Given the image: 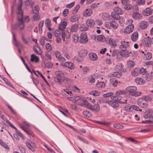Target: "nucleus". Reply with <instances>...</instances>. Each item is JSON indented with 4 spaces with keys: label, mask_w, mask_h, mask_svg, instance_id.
Listing matches in <instances>:
<instances>
[{
    "label": "nucleus",
    "mask_w": 153,
    "mask_h": 153,
    "mask_svg": "<svg viewBox=\"0 0 153 153\" xmlns=\"http://www.w3.org/2000/svg\"><path fill=\"white\" fill-rule=\"evenodd\" d=\"M30 61L31 62H39V58L38 57L35 56L34 54H32L31 55Z\"/></svg>",
    "instance_id": "nucleus-34"
},
{
    "label": "nucleus",
    "mask_w": 153,
    "mask_h": 153,
    "mask_svg": "<svg viewBox=\"0 0 153 153\" xmlns=\"http://www.w3.org/2000/svg\"><path fill=\"white\" fill-rule=\"evenodd\" d=\"M138 105L142 108L146 107L148 105V102L142 97L140 98L137 100Z\"/></svg>",
    "instance_id": "nucleus-9"
},
{
    "label": "nucleus",
    "mask_w": 153,
    "mask_h": 153,
    "mask_svg": "<svg viewBox=\"0 0 153 153\" xmlns=\"http://www.w3.org/2000/svg\"><path fill=\"white\" fill-rule=\"evenodd\" d=\"M138 33L137 32H134L131 35V38L132 41L135 42L136 41L138 38Z\"/></svg>",
    "instance_id": "nucleus-30"
},
{
    "label": "nucleus",
    "mask_w": 153,
    "mask_h": 153,
    "mask_svg": "<svg viewBox=\"0 0 153 153\" xmlns=\"http://www.w3.org/2000/svg\"><path fill=\"white\" fill-rule=\"evenodd\" d=\"M86 23L88 26L89 27L93 26L95 24L94 21L91 19L87 20Z\"/></svg>",
    "instance_id": "nucleus-29"
},
{
    "label": "nucleus",
    "mask_w": 153,
    "mask_h": 153,
    "mask_svg": "<svg viewBox=\"0 0 153 153\" xmlns=\"http://www.w3.org/2000/svg\"><path fill=\"white\" fill-rule=\"evenodd\" d=\"M106 21L107 22H106V27H107V25H108L107 24V23H108H108L109 24L111 28H113L115 29L117 28L118 25L117 22L115 21L114 20H111V19H110V20L108 19H107L106 20Z\"/></svg>",
    "instance_id": "nucleus-8"
},
{
    "label": "nucleus",
    "mask_w": 153,
    "mask_h": 153,
    "mask_svg": "<svg viewBox=\"0 0 153 153\" xmlns=\"http://www.w3.org/2000/svg\"><path fill=\"white\" fill-rule=\"evenodd\" d=\"M24 25L23 21L18 22V27L21 30H23L24 28Z\"/></svg>",
    "instance_id": "nucleus-43"
},
{
    "label": "nucleus",
    "mask_w": 153,
    "mask_h": 153,
    "mask_svg": "<svg viewBox=\"0 0 153 153\" xmlns=\"http://www.w3.org/2000/svg\"><path fill=\"white\" fill-rule=\"evenodd\" d=\"M80 54L82 56H85L87 54V51L85 50H81L80 51Z\"/></svg>",
    "instance_id": "nucleus-57"
},
{
    "label": "nucleus",
    "mask_w": 153,
    "mask_h": 153,
    "mask_svg": "<svg viewBox=\"0 0 153 153\" xmlns=\"http://www.w3.org/2000/svg\"><path fill=\"white\" fill-rule=\"evenodd\" d=\"M19 2L17 8L18 11L17 12V19L18 22L23 21V12L22 9L23 2L22 0H19Z\"/></svg>",
    "instance_id": "nucleus-3"
},
{
    "label": "nucleus",
    "mask_w": 153,
    "mask_h": 153,
    "mask_svg": "<svg viewBox=\"0 0 153 153\" xmlns=\"http://www.w3.org/2000/svg\"><path fill=\"white\" fill-rule=\"evenodd\" d=\"M79 18V16L77 15H74L71 17L70 21L72 22H75L78 21Z\"/></svg>",
    "instance_id": "nucleus-38"
},
{
    "label": "nucleus",
    "mask_w": 153,
    "mask_h": 153,
    "mask_svg": "<svg viewBox=\"0 0 153 153\" xmlns=\"http://www.w3.org/2000/svg\"><path fill=\"white\" fill-rule=\"evenodd\" d=\"M121 45L119 47V48L121 49H126L129 47V42L125 41H122L120 42Z\"/></svg>",
    "instance_id": "nucleus-14"
},
{
    "label": "nucleus",
    "mask_w": 153,
    "mask_h": 153,
    "mask_svg": "<svg viewBox=\"0 0 153 153\" xmlns=\"http://www.w3.org/2000/svg\"><path fill=\"white\" fill-rule=\"evenodd\" d=\"M135 65L134 61L132 60H128L127 62L126 65L128 68H132L134 67Z\"/></svg>",
    "instance_id": "nucleus-33"
},
{
    "label": "nucleus",
    "mask_w": 153,
    "mask_h": 153,
    "mask_svg": "<svg viewBox=\"0 0 153 153\" xmlns=\"http://www.w3.org/2000/svg\"><path fill=\"white\" fill-rule=\"evenodd\" d=\"M45 47L46 49L48 50V51H51L52 50L51 45L50 44L48 43H47L46 44Z\"/></svg>",
    "instance_id": "nucleus-59"
},
{
    "label": "nucleus",
    "mask_w": 153,
    "mask_h": 153,
    "mask_svg": "<svg viewBox=\"0 0 153 153\" xmlns=\"http://www.w3.org/2000/svg\"><path fill=\"white\" fill-rule=\"evenodd\" d=\"M56 77L54 78V81L59 83L62 82V78L64 76V74L61 71H57L55 72Z\"/></svg>",
    "instance_id": "nucleus-6"
},
{
    "label": "nucleus",
    "mask_w": 153,
    "mask_h": 153,
    "mask_svg": "<svg viewBox=\"0 0 153 153\" xmlns=\"http://www.w3.org/2000/svg\"><path fill=\"white\" fill-rule=\"evenodd\" d=\"M116 97V94L113 97H111V99H112V100H108L106 98V103H107L109 105L112 107L114 108H117L119 107V102L117 100H115L117 98Z\"/></svg>",
    "instance_id": "nucleus-4"
},
{
    "label": "nucleus",
    "mask_w": 153,
    "mask_h": 153,
    "mask_svg": "<svg viewBox=\"0 0 153 153\" xmlns=\"http://www.w3.org/2000/svg\"><path fill=\"white\" fill-rule=\"evenodd\" d=\"M137 88L134 86H130L126 88V91L128 92V93L131 96L137 97L140 95L141 93L140 92H136Z\"/></svg>",
    "instance_id": "nucleus-2"
},
{
    "label": "nucleus",
    "mask_w": 153,
    "mask_h": 153,
    "mask_svg": "<svg viewBox=\"0 0 153 153\" xmlns=\"http://www.w3.org/2000/svg\"><path fill=\"white\" fill-rule=\"evenodd\" d=\"M147 71L146 69H145L143 68H141L140 69L139 73L141 74L142 75H144L146 74L147 73Z\"/></svg>",
    "instance_id": "nucleus-56"
},
{
    "label": "nucleus",
    "mask_w": 153,
    "mask_h": 153,
    "mask_svg": "<svg viewBox=\"0 0 153 153\" xmlns=\"http://www.w3.org/2000/svg\"><path fill=\"white\" fill-rule=\"evenodd\" d=\"M152 77L151 75H146L145 76V79L147 81H150L152 79Z\"/></svg>",
    "instance_id": "nucleus-64"
},
{
    "label": "nucleus",
    "mask_w": 153,
    "mask_h": 153,
    "mask_svg": "<svg viewBox=\"0 0 153 153\" xmlns=\"http://www.w3.org/2000/svg\"><path fill=\"white\" fill-rule=\"evenodd\" d=\"M134 6L135 7V10L136 11L138 10V7L137 5H135V6H133L131 4H127L125 5L124 7V9L127 10H130L131 9H134Z\"/></svg>",
    "instance_id": "nucleus-18"
},
{
    "label": "nucleus",
    "mask_w": 153,
    "mask_h": 153,
    "mask_svg": "<svg viewBox=\"0 0 153 153\" xmlns=\"http://www.w3.org/2000/svg\"><path fill=\"white\" fill-rule=\"evenodd\" d=\"M120 55L122 56L127 58L129 56V53L128 51L126 50H122L120 51Z\"/></svg>",
    "instance_id": "nucleus-22"
},
{
    "label": "nucleus",
    "mask_w": 153,
    "mask_h": 153,
    "mask_svg": "<svg viewBox=\"0 0 153 153\" xmlns=\"http://www.w3.org/2000/svg\"><path fill=\"white\" fill-rule=\"evenodd\" d=\"M140 69L138 68H135L132 69L131 71V75L134 76H137L139 74Z\"/></svg>",
    "instance_id": "nucleus-25"
},
{
    "label": "nucleus",
    "mask_w": 153,
    "mask_h": 153,
    "mask_svg": "<svg viewBox=\"0 0 153 153\" xmlns=\"http://www.w3.org/2000/svg\"><path fill=\"white\" fill-rule=\"evenodd\" d=\"M71 32V29L68 28L66 29L65 31L63 30L62 31V36L64 41H65V38L67 39H69L70 38Z\"/></svg>",
    "instance_id": "nucleus-7"
},
{
    "label": "nucleus",
    "mask_w": 153,
    "mask_h": 153,
    "mask_svg": "<svg viewBox=\"0 0 153 153\" xmlns=\"http://www.w3.org/2000/svg\"><path fill=\"white\" fill-rule=\"evenodd\" d=\"M149 25L148 22L145 21H142L139 23V27L141 30H145L147 28Z\"/></svg>",
    "instance_id": "nucleus-15"
},
{
    "label": "nucleus",
    "mask_w": 153,
    "mask_h": 153,
    "mask_svg": "<svg viewBox=\"0 0 153 153\" xmlns=\"http://www.w3.org/2000/svg\"><path fill=\"white\" fill-rule=\"evenodd\" d=\"M39 8L37 5L35 6L33 8V12L34 14L38 13Z\"/></svg>",
    "instance_id": "nucleus-46"
},
{
    "label": "nucleus",
    "mask_w": 153,
    "mask_h": 153,
    "mask_svg": "<svg viewBox=\"0 0 153 153\" xmlns=\"http://www.w3.org/2000/svg\"><path fill=\"white\" fill-rule=\"evenodd\" d=\"M75 58L76 60L79 62H82L83 60V56L81 55H78L76 56Z\"/></svg>",
    "instance_id": "nucleus-53"
},
{
    "label": "nucleus",
    "mask_w": 153,
    "mask_h": 153,
    "mask_svg": "<svg viewBox=\"0 0 153 153\" xmlns=\"http://www.w3.org/2000/svg\"><path fill=\"white\" fill-rule=\"evenodd\" d=\"M105 84L104 82H100L98 83H97L96 85L98 87H103L105 86Z\"/></svg>",
    "instance_id": "nucleus-54"
},
{
    "label": "nucleus",
    "mask_w": 153,
    "mask_h": 153,
    "mask_svg": "<svg viewBox=\"0 0 153 153\" xmlns=\"http://www.w3.org/2000/svg\"><path fill=\"white\" fill-rule=\"evenodd\" d=\"M124 65L121 64H119L115 67L116 69L118 71H120L123 72H125L126 71V69H123Z\"/></svg>",
    "instance_id": "nucleus-20"
},
{
    "label": "nucleus",
    "mask_w": 153,
    "mask_h": 153,
    "mask_svg": "<svg viewBox=\"0 0 153 153\" xmlns=\"http://www.w3.org/2000/svg\"><path fill=\"white\" fill-rule=\"evenodd\" d=\"M112 75L114 77L119 78L121 76L122 74L119 72H115Z\"/></svg>",
    "instance_id": "nucleus-49"
},
{
    "label": "nucleus",
    "mask_w": 153,
    "mask_h": 153,
    "mask_svg": "<svg viewBox=\"0 0 153 153\" xmlns=\"http://www.w3.org/2000/svg\"><path fill=\"white\" fill-rule=\"evenodd\" d=\"M114 128L117 129H122L123 126L122 125H121L119 123H115L114 125Z\"/></svg>",
    "instance_id": "nucleus-55"
},
{
    "label": "nucleus",
    "mask_w": 153,
    "mask_h": 153,
    "mask_svg": "<svg viewBox=\"0 0 153 153\" xmlns=\"http://www.w3.org/2000/svg\"><path fill=\"white\" fill-rule=\"evenodd\" d=\"M124 108L125 110L127 111L130 112L133 111L132 105L130 106L126 105L124 107Z\"/></svg>",
    "instance_id": "nucleus-48"
},
{
    "label": "nucleus",
    "mask_w": 153,
    "mask_h": 153,
    "mask_svg": "<svg viewBox=\"0 0 153 153\" xmlns=\"http://www.w3.org/2000/svg\"><path fill=\"white\" fill-rule=\"evenodd\" d=\"M104 36L102 35H99L97 37V39L100 41L102 42L103 41L104 38H105Z\"/></svg>",
    "instance_id": "nucleus-62"
},
{
    "label": "nucleus",
    "mask_w": 153,
    "mask_h": 153,
    "mask_svg": "<svg viewBox=\"0 0 153 153\" xmlns=\"http://www.w3.org/2000/svg\"><path fill=\"white\" fill-rule=\"evenodd\" d=\"M80 8V5H76L73 10L72 13L73 14L76 13L78 10Z\"/></svg>",
    "instance_id": "nucleus-51"
},
{
    "label": "nucleus",
    "mask_w": 153,
    "mask_h": 153,
    "mask_svg": "<svg viewBox=\"0 0 153 153\" xmlns=\"http://www.w3.org/2000/svg\"><path fill=\"white\" fill-rule=\"evenodd\" d=\"M78 25L77 24H74L72 25L71 29V31L72 32H75L78 29Z\"/></svg>",
    "instance_id": "nucleus-42"
},
{
    "label": "nucleus",
    "mask_w": 153,
    "mask_h": 153,
    "mask_svg": "<svg viewBox=\"0 0 153 153\" xmlns=\"http://www.w3.org/2000/svg\"><path fill=\"white\" fill-rule=\"evenodd\" d=\"M64 65L65 67L68 68L71 70L74 69L75 68L74 64L70 62H65L64 64Z\"/></svg>",
    "instance_id": "nucleus-24"
},
{
    "label": "nucleus",
    "mask_w": 153,
    "mask_h": 153,
    "mask_svg": "<svg viewBox=\"0 0 153 153\" xmlns=\"http://www.w3.org/2000/svg\"><path fill=\"white\" fill-rule=\"evenodd\" d=\"M120 83L118 80L115 79H111L110 80V85L113 86L114 87H116L117 85Z\"/></svg>",
    "instance_id": "nucleus-28"
},
{
    "label": "nucleus",
    "mask_w": 153,
    "mask_h": 153,
    "mask_svg": "<svg viewBox=\"0 0 153 153\" xmlns=\"http://www.w3.org/2000/svg\"><path fill=\"white\" fill-rule=\"evenodd\" d=\"M144 58L145 60H149L152 57V53L150 52H147L146 53H144Z\"/></svg>",
    "instance_id": "nucleus-35"
},
{
    "label": "nucleus",
    "mask_w": 153,
    "mask_h": 153,
    "mask_svg": "<svg viewBox=\"0 0 153 153\" xmlns=\"http://www.w3.org/2000/svg\"><path fill=\"white\" fill-rule=\"evenodd\" d=\"M37 47L36 46H34L33 47V50L35 52H36L37 54L40 55L41 54V53H42V52L41 51V48L39 47H38V48L39 49V51H38L37 49Z\"/></svg>",
    "instance_id": "nucleus-52"
},
{
    "label": "nucleus",
    "mask_w": 153,
    "mask_h": 153,
    "mask_svg": "<svg viewBox=\"0 0 153 153\" xmlns=\"http://www.w3.org/2000/svg\"><path fill=\"white\" fill-rule=\"evenodd\" d=\"M35 15L33 16V19L35 21H38L40 18L39 15L38 13L34 14Z\"/></svg>",
    "instance_id": "nucleus-60"
},
{
    "label": "nucleus",
    "mask_w": 153,
    "mask_h": 153,
    "mask_svg": "<svg viewBox=\"0 0 153 153\" xmlns=\"http://www.w3.org/2000/svg\"><path fill=\"white\" fill-rule=\"evenodd\" d=\"M90 106H87V107L91 110H94L98 111L100 110V106L98 104H95L94 105H91L90 103Z\"/></svg>",
    "instance_id": "nucleus-21"
},
{
    "label": "nucleus",
    "mask_w": 153,
    "mask_h": 153,
    "mask_svg": "<svg viewBox=\"0 0 153 153\" xmlns=\"http://www.w3.org/2000/svg\"><path fill=\"white\" fill-rule=\"evenodd\" d=\"M21 128L28 135L31 136H33V132L28 129L27 128L24 127H21Z\"/></svg>",
    "instance_id": "nucleus-31"
},
{
    "label": "nucleus",
    "mask_w": 153,
    "mask_h": 153,
    "mask_svg": "<svg viewBox=\"0 0 153 153\" xmlns=\"http://www.w3.org/2000/svg\"><path fill=\"white\" fill-rule=\"evenodd\" d=\"M132 17L135 20H139L142 18V15L138 12H134L132 14Z\"/></svg>",
    "instance_id": "nucleus-17"
},
{
    "label": "nucleus",
    "mask_w": 153,
    "mask_h": 153,
    "mask_svg": "<svg viewBox=\"0 0 153 153\" xmlns=\"http://www.w3.org/2000/svg\"><path fill=\"white\" fill-rule=\"evenodd\" d=\"M90 95H92L94 96H98L100 94V92L97 90H94L89 92Z\"/></svg>",
    "instance_id": "nucleus-44"
},
{
    "label": "nucleus",
    "mask_w": 153,
    "mask_h": 153,
    "mask_svg": "<svg viewBox=\"0 0 153 153\" xmlns=\"http://www.w3.org/2000/svg\"><path fill=\"white\" fill-rule=\"evenodd\" d=\"M83 114L84 116L88 117H91L92 116L91 114L88 111H83Z\"/></svg>",
    "instance_id": "nucleus-45"
},
{
    "label": "nucleus",
    "mask_w": 153,
    "mask_h": 153,
    "mask_svg": "<svg viewBox=\"0 0 153 153\" xmlns=\"http://www.w3.org/2000/svg\"><path fill=\"white\" fill-rule=\"evenodd\" d=\"M136 3L137 5L140 6L144 5L146 4L145 0H137Z\"/></svg>",
    "instance_id": "nucleus-41"
},
{
    "label": "nucleus",
    "mask_w": 153,
    "mask_h": 153,
    "mask_svg": "<svg viewBox=\"0 0 153 153\" xmlns=\"http://www.w3.org/2000/svg\"><path fill=\"white\" fill-rule=\"evenodd\" d=\"M151 7L146 8L144 10L143 13V15L146 16L150 15L152 13Z\"/></svg>",
    "instance_id": "nucleus-27"
},
{
    "label": "nucleus",
    "mask_w": 153,
    "mask_h": 153,
    "mask_svg": "<svg viewBox=\"0 0 153 153\" xmlns=\"http://www.w3.org/2000/svg\"><path fill=\"white\" fill-rule=\"evenodd\" d=\"M114 11L117 14L121 15L123 13V11L121 9L118 7H116L114 10Z\"/></svg>",
    "instance_id": "nucleus-40"
},
{
    "label": "nucleus",
    "mask_w": 153,
    "mask_h": 153,
    "mask_svg": "<svg viewBox=\"0 0 153 153\" xmlns=\"http://www.w3.org/2000/svg\"><path fill=\"white\" fill-rule=\"evenodd\" d=\"M127 92L124 91H118L116 92V97L117 98L115 100H117L118 102L121 103H126L127 100L125 99V97L123 98V95L126 94Z\"/></svg>",
    "instance_id": "nucleus-1"
},
{
    "label": "nucleus",
    "mask_w": 153,
    "mask_h": 153,
    "mask_svg": "<svg viewBox=\"0 0 153 153\" xmlns=\"http://www.w3.org/2000/svg\"><path fill=\"white\" fill-rule=\"evenodd\" d=\"M36 72L38 74H39L42 77V78L43 79V80L47 84V85L49 86H50V84L48 82V81H47L46 79H45V77L39 71H36Z\"/></svg>",
    "instance_id": "nucleus-47"
},
{
    "label": "nucleus",
    "mask_w": 153,
    "mask_h": 153,
    "mask_svg": "<svg viewBox=\"0 0 153 153\" xmlns=\"http://www.w3.org/2000/svg\"><path fill=\"white\" fill-rule=\"evenodd\" d=\"M27 146L31 151L33 152L34 151V147H35V143L31 141L29 142H27L26 143Z\"/></svg>",
    "instance_id": "nucleus-16"
},
{
    "label": "nucleus",
    "mask_w": 153,
    "mask_h": 153,
    "mask_svg": "<svg viewBox=\"0 0 153 153\" xmlns=\"http://www.w3.org/2000/svg\"><path fill=\"white\" fill-rule=\"evenodd\" d=\"M76 98L77 100L76 102L78 105L87 107V106H90V103L88 102L85 98H81L78 97Z\"/></svg>",
    "instance_id": "nucleus-5"
},
{
    "label": "nucleus",
    "mask_w": 153,
    "mask_h": 153,
    "mask_svg": "<svg viewBox=\"0 0 153 153\" xmlns=\"http://www.w3.org/2000/svg\"><path fill=\"white\" fill-rule=\"evenodd\" d=\"M135 82L137 84H142L145 81L141 78L137 77L135 79Z\"/></svg>",
    "instance_id": "nucleus-39"
},
{
    "label": "nucleus",
    "mask_w": 153,
    "mask_h": 153,
    "mask_svg": "<svg viewBox=\"0 0 153 153\" xmlns=\"http://www.w3.org/2000/svg\"><path fill=\"white\" fill-rule=\"evenodd\" d=\"M142 98L147 102L148 101L150 102L151 101V98L149 95L147 96H144Z\"/></svg>",
    "instance_id": "nucleus-63"
},
{
    "label": "nucleus",
    "mask_w": 153,
    "mask_h": 153,
    "mask_svg": "<svg viewBox=\"0 0 153 153\" xmlns=\"http://www.w3.org/2000/svg\"><path fill=\"white\" fill-rule=\"evenodd\" d=\"M89 58L90 59L93 61H96L97 59V55L94 53H90L89 54Z\"/></svg>",
    "instance_id": "nucleus-32"
},
{
    "label": "nucleus",
    "mask_w": 153,
    "mask_h": 153,
    "mask_svg": "<svg viewBox=\"0 0 153 153\" xmlns=\"http://www.w3.org/2000/svg\"><path fill=\"white\" fill-rule=\"evenodd\" d=\"M54 34L56 37H58L61 35V31L59 30H57L55 31Z\"/></svg>",
    "instance_id": "nucleus-58"
},
{
    "label": "nucleus",
    "mask_w": 153,
    "mask_h": 153,
    "mask_svg": "<svg viewBox=\"0 0 153 153\" xmlns=\"http://www.w3.org/2000/svg\"><path fill=\"white\" fill-rule=\"evenodd\" d=\"M88 41V39L87 35L85 32L82 33L80 36L79 42L80 43L85 44Z\"/></svg>",
    "instance_id": "nucleus-10"
},
{
    "label": "nucleus",
    "mask_w": 153,
    "mask_h": 153,
    "mask_svg": "<svg viewBox=\"0 0 153 153\" xmlns=\"http://www.w3.org/2000/svg\"><path fill=\"white\" fill-rule=\"evenodd\" d=\"M152 114V111L151 110L149 109L146 111L143 114V117L145 119L150 117Z\"/></svg>",
    "instance_id": "nucleus-19"
},
{
    "label": "nucleus",
    "mask_w": 153,
    "mask_h": 153,
    "mask_svg": "<svg viewBox=\"0 0 153 153\" xmlns=\"http://www.w3.org/2000/svg\"><path fill=\"white\" fill-rule=\"evenodd\" d=\"M72 38L73 41L74 42L76 43L78 42H79V36L77 34L74 33L72 36Z\"/></svg>",
    "instance_id": "nucleus-37"
},
{
    "label": "nucleus",
    "mask_w": 153,
    "mask_h": 153,
    "mask_svg": "<svg viewBox=\"0 0 153 153\" xmlns=\"http://www.w3.org/2000/svg\"><path fill=\"white\" fill-rule=\"evenodd\" d=\"M55 55L56 58L59 59L61 56L60 53L57 51H56L55 52Z\"/></svg>",
    "instance_id": "nucleus-61"
},
{
    "label": "nucleus",
    "mask_w": 153,
    "mask_h": 153,
    "mask_svg": "<svg viewBox=\"0 0 153 153\" xmlns=\"http://www.w3.org/2000/svg\"><path fill=\"white\" fill-rule=\"evenodd\" d=\"M12 34L13 36V43L15 45V46L17 47V48H18V45H19V43L17 41L16 37V35L15 33L13 32H12Z\"/></svg>",
    "instance_id": "nucleus-36"
},
{
    "label": "nucleus",
    "mask_w": 153,
    "mask_h": 153,
    "mask_svg": "<svg viewBox=\"0 0 153 153\" xmlns=\"http://www.w3.org/2000/svg\"><path fill=\"white\" fill-rule=\"evenodd\" d=\"M134 26L133 24L130 25L126 27L124 33L125 34H128L131 32L133 30Z\"/></svg>",
    "instance_id": "nucleus-12"
},
{
    "label": "nucleus",
    "mask_w": 153,
    "mask_h": 153,
    "mask_svg": "<svg viewBox=\"0 0 153 153\" xmlns=\"http://www.w3.org/2000/svg\"><path fill=\"white\" fill-rule=\"evenodd\" d=\"M92 11L90 9H87L83 13V15L84 16H88L91 15Z\"/></svg>",
    "instance_id": "nucleus-26"
},
{
    "label": "nucleus",
    "mask_w": 153,
    "mask_h": 153,
    "mask_svg": "<svg viewBox=\"0 0 153 153\" xmlns=\"http://www.w3.org/2000/svg\"><path fill=\"white\" fill-rule=\"evenodd\" d=\"M67 25L66 22L63 21L61 22L59 26V30L63 31Z\"/></svg>",
    "instance_id": "nucleus-23"
},
{
    "label": "nucleus",
    "mask_w": 153,
    "mask_h": 153,
    "mask_svg": "<svg viewBox=\"0 0 153 153\" xmlns=\"http://www.w3.org/2000/svg\"><path fill=\"white\" fill-rule=\"evenodd\" d=\"M144 45L146 47H150L152 43V39L149 37L145 38L143 40Z\"/></svg>",
    "instance_id": "nucleus-11"
},
{
    "label": "nucleus",
    "mask_w": 153,
    "mask_h": 153,
    "mask_svg": "<svg viewBox=\"0 0 153 153\" xmlns=\"http://www.w3.org/2000/svg\"><path fill=\"white\" fill-rule=\"evenodd\" d=\"M107 43L112 48H115L117 45V44L116 41L112 38L109 39L107 41Z\"/></svg>",
    "instance_id": "nucleus-13"
},
{
    "label": "nucleus",
    "mask_w": 153,
    "mask_h": 153,
    "mask_svg": "<svg viewBox=\"0 0 153 153\" xmlns=\"http://www.w3.org/2000/svg\"><path fill=\"white\" fill-rule=\"evenodd\" d=\"M0 144L5 149H9V146L1 140H0Z\"/></svg>",
    "instance_id": "nucleus-50"
}]
</instances>
